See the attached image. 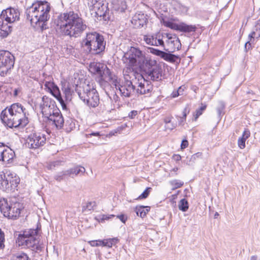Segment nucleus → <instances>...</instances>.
<instances>
[{"mask_svg": "<svg viewBox=\"0 0 260 260\" xmlns=\"http://www.w3.org/2000/svg\"><path fill=\"white\" fill-rule=\"evenodd\" d=\"M46 141L45 134L35 133L28 136L26 140V144L28 148L37 149L43 146L45 144Z\"/></svg>", "mask_w": 260, "mask_h": 260, "instance_id": "2eb2a0df", "label": "nucleus"}, {"mask_svg": "<svg viewBox=\"0 0 260 260\" xmlns=\"http://www.w3.org/2000/svg\"><path fill=\"white\" fill-rule=\"evenodd\" d=\"M124 57L128 60L127 67L131 68L137 66L144 67L146 62L150 59L146 57L144 53L139 48L134 47H131L124 53Z\"/></svg>", "mask_w": 260, "mask_h": 260, "instance_id": "9b49d317", "label": "nucleus"}, {"mask_svg": "<svg viewBox=\"0 0 260 260\" xmlns=\"http://www.w3.org/2000/svg\"><path fill=\"white\" fill-rule=\"evenodd\" d=\"M117 218L119 219L122 222L125 223L127 218V216L124 214H121L117 216Z\"/></svg>", "mask_w": 260, "mask_h": 260, "instance_id": "3c124183", "label": "nucleus"}, {"mask_svg": "<svg viewBox=\"0 0 260 260\" xmlns=\"http://www.w3.org/2000/svg\"><path fill=\"white\" fill-rule=\"evenodd\" d=\"M107 67L99 62H92L89 66V71L93 74H97L102 76L104 69Z\"/></svg>", "mask_w": 260, "mask_h": 260, "instance_id": "b1692460", "label": "nucleus"}, {"mask_svg": "<svg viewBox=\"0 0 260 260\" xmlns=\"http://www.w3.org/2000/svg\"><path fill=\"white\" fill-rule=\"evenodd\" d=\"M178 170V168H177V167H175V168H173V169L171 170V172H175V175H176L177 174V173H176V172H177ZM171 175H172V176H174L173 173H171Z\"/></svg>", "mask_w": 260, "mask_h": 260, "instance_id": "0e129e2a", "label": "nucleus"}, {"mask_svg": "<svg viewBox=\"0 0 260 260\" xmlns=\"http://www.w3.org/2000/svg\"><path fill=\"white\" fill-rule=\"evenodd\" d=\"M190 112V109L189 108V106L187 105L184 109L183 112H182V118L183 119H184V120H186V117L187 115Z\"/></svg>", "mask_w": 260, "mask_h": 260, "instance_id": "49530a36", "label": "nucleus"}, {"mask_svg": "<svg viewBox=\"0 0 260 260\" xmlns=\"http://www.w3.org/2000/svg\"><path fill=\"white\" fill-rule=\"evenodd\" d=\"M185 120L184 119H183L182 117H180V120H179V124L180 125H183V123L185 122Z\"/></svg>", "mask_w": 260, "mask_h": 260, "instance_id": "69168bd1", "label": "nucleus"}, {"mask_svg": "<svg viewBox=\"0 0 260 260\" xmlns=\"http://www.w3.org/2000/svg\"><path fill=\"white\" fill-rule=\"evenodd\" d=\"M147 16L141 12L136 13L132 17L131 23L135 28H139L147 24Z\"/></svg>", "mask_w": 260, "mask_h": 260, "instance_id": "a211bd4d", "label": "nucleus"}, {"mask_svg": "<svg viewBox=\"0 0 260 260\" xmlns=\"http://www.w3.org/2000/svg\"><path fill=\"white\" fill-rule=\"evenodd\" d=\"M225 107V104L223 101H219L218 102L216 110L219 116L224 114V110Z\"/></svg>", "mask_w": 260, "mask_h": 260, "instance_id": "2f4dec72", "label": "nucleus"}, {"mask_svg": "<svg viewBox=\"0 0 260 260\" xmlns=\"http://www.w3.org/2000/svg\"><path fill=\"white\" fill-rule=\"evenodd\" d=\"M173 159L176 161H178L181 160V156L179 154H174L173 156Z\"/></svg>", "mask_w": 260, "mask_h": 260, "instance_id": "13d9d810", "label": "nucleus"}, {"mask_svg": "<svg viewBox=\"0 0 260 260\" xmlns=\"http://www.w3.org/2000/svg\"><path fill=\"white\" fill-rule=\"evenodd\" d=\"M148 50L149 51V52H150L151 53L159 56L161 58L164 52L152 47L148 48Z\"/></svg>", "mask_w": 260, "mask_h": 260, "instance_id": "58836bf2", "label": "nucleus"}, {"mask_svg": "<svg viewBox=\"0 0 260 260\" xmlns=\"http://www.w3.org/2000/svg\"><path fill=\"white\" fill-rule=\"evenodd\" d=\"M62 90L65 95L67 101H71L72 98V95L74 93L73 89H72L69 84H64L62 87Z\"/></svg>", "mask_w": 260, "mask_h": 260, "instance_id": "bb28decb", "label": "nucleus"}, {"mask_svg": "<svg viewBox=\"0 0 260 260\" xmlns=\"http://www.w3.org/2000/svg\"><path fill=\"white\" fill-rule=\"evenodd\" d=\"M88 6L90 11L100 17L105 16L108 10L104 0H88Z\"/></svg>", "mask_w": 260, "mask_h": 260, "instance_id": "dca6fc26", "label": "nucleus"}, {"mask_svg": "<svg viewBox=\"0 0 260 260\" xmlns=\"http://www.w3.org/2000/svg\"><path fill=\"white\" fill-rule=\"evenodd\" d=\"M95 205L94 202H89L86 204V208L89 210H91L93 209V206Z\"/></svg>", "mask_w": 260, "mask_h": 260, "instance_id": "603ef678", "label": "nucleus"}, {"mask_svg": "<svg viewBox=\"0 0 260 260\" xmlns=\"http://www.w3.org/2000/svg\"><path fill=\"white\" fill-rule=\"evenodd\" d=\"M101 241L102 240L91 241L89 242V243L92 246H102Z\"/></svg>", "mask_w": 260, "mask_h": 260, "instance_id": "09e8293b", "label": "nucleus"}, {"mask_svg": "<svg viewBox=\"0 0 260 260\" xmlns=\"http://www.w3.org/2000/svg\"><path fill=\"white\" fill-rule=\"evenodd\" d=\"M43 120L47 124L61 128L64 123L62 115L56 105L55 102L46 95H44L39 103Z\"/></svg>", "mask_w": 260, "mask_h": 260, "instance_id": "20e7f679", "label": "nucleus"}, {"mask_svg": "<svg viewBox=\"0 0 260 260\" xmlns=\"http://www.w3.org/2000/svg\"><path fill=\"white\" fill-rule=\"evenodd\" d=\"M0 15L5 17L10 23H14L19 19V12L17 10L12 8L3 10Z\"/></svg>", "mask_w": 260, "mask_h": 260, "instance_id": "412c9836", "label": "nucleus"}, {"mask_svg": "<svg viewBox=\"0 0 260 260\" xmlns=\"http://www.w3.org/2000/svg\"><path fill=\"white\" fill-rule=\"evenodd\" d=\"M49 92L59 102L63 108L66 107V104L61 96L59 88L56 85Z\"/></svg>", "mask_w": 260, "mask_h": 260, "instance_id": "cd10ccee", "label": "nucleus"}, {"mask_svg": "<svg viewBox=\"0 0 260 260\" xmlns=\"http://www.w3.org/2000/svg\"><path fill=\"white\" fill-rule=\"evenodd\" d=\"M251 43H250V41H248L245 44V49L246 51H247L248 50H249L251 48Z\"/></svg>", "mask_w": 260, "mask_h": 260, "instance_id": "4d7b16f0", "label": "nucleus"}, {"mask_svg": "<svg viewBox=\"0 0 260 260\" xmlns=\"http://www.w3.org/2000/svg\"><path fill=\"white\" fill-rule=\"evenodd\" d=\"M177 124L176 123H174L173 122H171V123H168L167 124V125H165V128L166 129H169V130H172L174 128L176 127Z\"/></svg>", "mask_w": 260, "mask_h": 260, "instance_id": "de8ad7c7", "label": "nucleus"}, {"mask_svg": "<svg viewBox=\"0 0 260 260\" xmlns=\"http://www.w3.org/2000/svg\"><path fill=\"white\" fill-rule=\"evenodd\" d=\"M19 178L14 174L6 170L0 172V189L9 192L16 189L19 183Z\"/></svg>", "mask_w": 260, "mask_h": 260, "instance_id": "9d476101", "label": "nucleus"}, {"mask_svg": "<svg viewBox=\"0 0 260 260\" xmlns=\"http://www.w3.org/2000/svg\"><path fill=\"white\" fill-rule=\"evenodd\" d=\"M138 113V112L137 110H133L128 113V117L131 119H134Z\"/></svg>", "mask_w": 260, "mask_h": 260, "instance_id": "8fccbe9b", "label": "nucleus"}, {"mask_svg": "<svg viewBox=\"0 0 260 260\" xmlns=\"http://www.w3.org/2000/svg\"><path fill=\"white\" fill-rule=\"evenodd\" d=\"M188 145V142L186 140H183L182 141L181 144V149H184L186 148Z\"/></svg>", "mask_w": 260, "mask_h": 260, "instance_id": "5fc2aeb1", "label": "nucleus"}, {"mask_svg": "<svg viewBox=\"0 0 260 260\" xmlns=\"http://www.w3.org/2000/svg\"><path fill=\"white\" fill-rule=\"evenodd\" d=\"M89 135L90 136H100V133L99 132L92 133L90 134Z\"/></svg>", "mask_w": 260, "mask_h": 260, "instance_id": "338daca9", "label": "nucleus"}, {"mask_svg": "<svg viewBox=\"0 0 260 260\" xmlns=\"http://www.w3.org/2000/svg\"><path fill=\"white\" fill-rule=\"evenodd\" d=\"M161 58L167 61L172 62V63L176 62V60L179 59L178 56H176L174 54H171L169 53H167L165 52H164V53L161 56Z\"/></svg>", "mask_w": 260, "mask_h": 260, "instance_id": "c756f323", "label": "nucleus"}, {"mask_svg": "<svg viewBox=\"0 0 260 260\" xmlns=\"http://www.w3.org/2000/svg\"><path fill=\"white\" fill-rule=\"evenodd\" d=\"M250 132L248 129H245L241 137L239 138L238 140V146L241 149H243L245 147V141L250 136Z\"/></svg>", "mask_w": 260, "mask_h": 260, "instance_id": "c85d7f7f", "label": "nucleus"}, {"mask_svg": "<svg viewBox=\"0 0 260 260\" xmlns=\"http://www.w3.org/2000/svg\"><path fill=\"white\" fill-rule=\"evenodd\" d=\"M61 161L60 160H56L50 162L47 166L48 169L50 170L54 169L56 167H58L61 165Z\"/></svg>", "mask_w": 260, "mask_h": 260, "instance_id": "79ce46f5", "label": "nucleus"}, {"mask_svg": "<svg viewBox=\"0 0 260 260\" xmlns=\"http://www.w3.org/2000/svg\"><path fill=\"white\" fill-rule=\"evenodd\" d=\"M202 153L198 152L193 155H192L189 158V160H187L186 164L188 166L192 165L196 161V159L198 158L201 157Z\"/></svg>", "mask_w": 260, "mask_h": 260, "instance_id": "72a5a7b5", "label": "nucleus"}, {"mask_svg": "<svg viewBox=\"0 0 260 260\" xmlns=\"http://www.w3.org/2000/svg\"><path fill=\"white\" fill-rule=\"evenodd\" d=\"M44 86L46 88L48 89L49 91H51L53 89L54 86L56 85L54 82L51 81H45L44 82Z\"/></svg>", "mask_w": 260, "mask_h": 260, "instance_id": "37998d69", "label": "nucleus"}, {"mask_svg": "<svg viewBox=\"0 0 260 260\" xmlns=\"http://www.w3.org/2000/svg\"><path fill=\"white\" fill-rule=\"evenodd\" d=\"M50 11V4L47 2L37 1L26 10L25 14L32 27L43 31L47 28Z\"/></svg>", "mask_w": 260, "mask_h": 260, "instance_id": "f03ea898", "label": "nucleus"}, {"mask_svg": "<svg viewBox=\"0 0 260 260\" xmlns=\"http://www.w3.org/2000/svg\"><path fill=\"white\" fill-rule=\"evenodd\" d=\"M1 118L3 123L10 128L23 127L28 123L26 110L18 103H14L3 110Z\"/></svg>", "mask_w": 260, "mask_h": 260, "instance_id": "7ed1b4c3", "label": "nucleus"}, {"mask_svg": "<svg viewBox=\"0 0 260 260\" xmlns=\"http://www.w3.org/2000/svg\"><path fill=\"white\" fill-rule=\"evenodd\" d=\"M144 67L147 68V74L151 80L159 81L161 79V68L155 60L150 59Z\"/></svg>", "mask_w": 260, "mask_h": 260, "instance_id": "ddd939ff", "label": "nucleus"}, {"mask_svg": "<svg viewBox=\"0 0 260 260\" xmlns=\"http://www.w3.org/2000/svg\"><path fill=\"white\" fill-rule=\"evenodd\" d=\"M135 77L137 80L136 84H138V88L136 92L140 94L149 93L152 90V86L149 83L148 81L145 80L143 76L136 72Z\"/></svg>", "mask_w": 260, "mask_h": 260, "instance_id": "f3484780", "label": "nucleus"}, {"mask_svg": "<svg viewBox=\"0 0 260 260\" xmlns=\"http://www.w3.org/2000/svg\"><path fill=\"white\" fill-rule=\"evenodd\" d=\"M112 4L113 10L117 12H123L127 8L124 0H113Z\"/></svg>", "mask_w": 260, "mask_h": 260, "instance_id": "a878e982", "label": "nucleus"}, {"mask_svg": "<svg viewBox=\"0 0 260 260\" xmlns=\"http://www.w3.org/2000/svg\"><path fill=\"white\" fill-rule=\"evenodd\" d=\"M255 35V32L252 31L251 34H250L248 36L249 41H251L252 39H253Z\"/></svg>", "mask_w": 260, "mask_h": 260, "instance_id": "e2e57ef3", "label": "nucleus"}, {"mask_svg": "<svg viewBox=\"0 0 260 260\" xmlns=\"http://www.w3.org/2000/svg\"><path fill=\"white\" fill-rule=\"evenodd\" d=\"M184 88V86H180L178 88L177 91H178V92L179 93V95L183 94Z\"/></svg>", "mask_w": 260, "mask_h": 260, "instance_id": "bf43d9fd", "label": "nucleus"}, {"mask_svg": "<svg viewBox=\"0 0 260 260\" xmlns=\"http://www.w3.org/2000/svg\"><path fill=\"white\" fill-rule=\"evenodd\" d=\"M135 75L136 71L133 68L125 67L123 70L124 81L121 84H119L116 81L114 82V85L116 89L120 91L121 96L128 98L134 95L137 81Z\"/></svg>", "mask_w": 260, "mask_h": 260, "instance_id": "39448f33", "label": "nucleus"}, {"mask_svg": "<svg viewBox=\"0 0 260 260\" xmlns=\"http://www.w3.org/2000/svg\"><path fill=\"white\" fill-rule=\"evenodd\" d=\"M11 260H29V257L26 254L21 252L14 255Z\"/></svg>", "mask_w": 260, "mask_h": 260, "instance_id": "c9c22d12", "label": "nucleus"}, {"mask_svg": "<svg viewBox=\"0 0 260 260\" xmlns=\"http://www.w3.org/2000/svg\"><path fill=\"white\" fill-rule=\"evenodd\" d=\"M23 209V205L15 198H10L9 201L5 199L0 200L1 212L10 219H15L18 218Z\"/></svg>", "mask_w": 260, "mask_h": 260, "instance_id": "6e6552de", "label": "nucleus"}, {"mask_svg": "<svg viewBox=\"0 0 260 260\" xmlns=\"http://www.w3.org/2000/svg\"><path fill=\"white\" fill-rule=\"evenodd\" d=\"M176 7L182 13H186L188 11V8L180 3H177Z\"/></svg>", "mask_w": 260, "mask_h": 260, "instance_id": "c03bdc74", "label": "nucleus"}, {"mask_svg": "<svg viewBox=\"0 0 260 260\" xmlns=\"http://www.w3.org/2000/svg\"><path fill=\"white\" fill-rule=\"evenodd\" d=\"M118 242V239L116 238L104 239L101 241L102 246L111 248Z\"/></svg>", "mask_w": 260, "mask_h": 260, "instance_id": "7c9ffc66", "label": "nucleus"}, {"mask_svg": "<svg viewBox=\"0 0 260 260\" xmlns=\"http://www.w3.org/2000/svg\"><path fill=\"white\" fill-rule=\"evenodd\" d=\"M179 209L183 212H185L188 209V203L185 199H181L179 203Z\"/></svg>", "mask_w": 260, "mask_h": 260, "instance_id": "f704fd0d", "label": "nucleus"}, {"mask_svg": "<svg viewBox=\"0 0 260 260\" xmlns=\"http://www.w3.org/2000/svg\"><path fill=\"white\" fill-rule=\"evenodd\" d=\"M85 169L81 166H77L74 168L66 170L68 176L74 178L78 175H81L84 174Z\"/></svg>", "mask_w": 260, "mask_h": 260, "instance_id": "5701e85b", "label": "nucleus"}, {"mask_svg": "<svg viewBox=\"0 0 260 260\" xmlns=\"http://www.w3.org/2000/svg\"><path fill=\"white\" fill-rule=\"evenodd\" d=\"M5 235L4 233L0 229V249H3L5 247Z\"/></svg>", "mask_w": 260, "mask_h": 260, "instance_id": "a18cd8bd", "label": "nucleus"}, {"mask_svg": "<svg viewBox=\"0 0 260 260\" xmlns=\"http://www.w3.org/2000/svg\"><path fill=\"white\" fill-rule=\"evenodd\" d=\"M66 176H68L67 173H66V170L62 171L54 176V179L57 181H61L64 178V177Z\"/></svg>", "mask_w": 260, "mask_h": 260, "instance_id": "ea45409f", "label": "nucleus"}, {"mask_svg": "<svg viewBox=\"0 0 260 260\" xmlns=\"http://www.w3.org/2000/svg\"><path fill=\"white\" fill-rule=\"evenodd\" d=\"M172 120L171 118L170 117H166L164 119V122L165 123V125H167L168 123H171Z\"/></svg>", "mask_w": 260, "mask_h": 260, "instance_id": "680f3d73", "label": "nucleus"}, {"mask_svg": "<svg viewBox=\"0 0 260 260\" xmlns=\"http://www.w3.org/2000/svg\"><path fill=\"white\" fill-rule=\"evenodd\" d=\"M75 92L79 98L89 107L95 108L100 103L99 94L95 89L88 85L83 86L76 85Z\"/></svg>", "mask_w": 260, "mask_h": 260, "instance_id": "0eeeda50", "label": "nucleus"}, {"mask_svg": "<svg viewBox=\"0 0 260 260\" xmlns=\"http://www.w3.org/2000/svg\"><path fill=\"white\" fill-rule=\"evenodd\" d=\"M201 107L197 109L195 113L193 114L194 120L196 121L200 116H201L203 112L206 110L207 105L206 104H201Z\"/></svg>", "mask_w": 260, "mask_h": 260, "instance_id": "473e14b6", "label": "nucleus"}, {"mask_svg": "<svg viewBox=\"0 0 260 260\" xmlns=\"http://www.w3.org/2000/svg\"><path fill=\"white\" fill-rule=\"evenodd\" d=\"M150 207H149V206L145 207V211H146V214L150 211Z\"/></svg>", "mask_w": 260, "mask_h": 260, "instance_id": "774afa93", "label": "nucleus"}, {"mask_svg": "<svg viewBox=\"0 0 260 260\" xmlns=\"http://www.w3.org/2000/svg\"><path fill=\"white\" fill-rule=\"evenodd\" d=\"M152 188L151 187H147L143 191V192L141 195H140L137 199L141 200L147 198Z\"/></svg>", "mask_w": 260, "mask_h": 260, "instance_id": "4c0bfd02", "label": "nucleus"}, {"mask_svg": "<svg viewBox=\"0 0 260 260\" xmlns=\"http://www.w3.org/2000/svg\"><path fill=\"white\" fill-rule=\"evenodd\" d=\"M166 36L167 40L166 41V45L161 46L165 50L168 52H174L176 50H179L181 47L180 40L175 35L166 33L162 37Z\"/></svg>", "mask_w": 260, "mask_h": 260, "instance_id": "4468645a", "label": "nucleus"}, {"mask_svg": "<svg viewBox=\"0 0 260 260\" xmlns=\"http://www.w3.org/2000/svg\"><path fill=\"white\" fill-rule=\"evenodd\" d=\"M179 95V93L177 90L173 91L171 94V96L173 98H175Z\"/></svg>", "mask_w": 260, "mask_h": 260, "instance_id": "052dcab7", "label": "nucleus"}, {"mask_svg": "<svg viewBox=\"0 0 260 260\" xmlns=\"http://www.w3.org/2000/svg\"><path fill=\"white\" fill-rule=\"evenodd\" d=\"M15 58L8 51H0V76L5 77L9 74L14 67Z\"/></svg>", "mask_w": 260, "mask_h": 260, "instance_id": "f8f14e48", "label": "nucleus"}, {"mask_svg": "<svg viewBox=\"0 0 260 260\" xmlns=\"http://www.w3.org/2000/svg\"><path fill=\"white\" fill-rule=\"evenodd\" d=\"M13 24L0 15V36L2 38L7 37L11 32Z\"/></svg>", "mask_w": 260, "mask_h": 260, "instance_id": "6ab92c4d", "label": "nucleus"}, {"mask_svg": "<svg viewBox=\"0 0 260 260\" xmlns=\"http://www.w3.org/2000/svg\"><path fill=\"white\" fill-rule=\"evenodd\" d=\"M135 211L137 215L142 218L144 217L146 215V211H145L144 206L136 207Z\"/></svg>", "mask_w": 260, "mask_h": 260, "instance_id": "e433bc0d", "label": "nucleus"}, {"mask_svg": "<svg viewBox=\"0 0 260 260\" xmlns=\"http://www.w3.org/2000/svg\"><path fill=\"white\" fill-rule=\"evenodd\" d=\"M106 43L104 37L96 32L87 33L86 38L82 41V46L92 54H99L103 52Z\"/></svg>", "mask_w": 260, "mask_h": 260, "instance_id": "423d86ee", "label": "nucleus"}, {"mask_svg": "<svg viewBox=\"0 0 260 260\" xmlns=\"http://www.w3.org/2000/svg\"><path fill=\"white\" fill-rule=\"evenodd\" d=\"M143 40L147 44L151 46H164V41L158 34L144 35L143 36Z\"/></svg>", "mask_w": 260, "mask_h": 260, "instance_id": "aec40b11", "label": "nucleus"}, {"mask_svg": "<svg viewBox=\"0 0 260 260\" xmlns=\"http://www.w3.org/2000/svg\"><path fill=\"white\" fill-rule=\"evenodd\" d=\"M7 146H4V149H2V150L0 151V161H2L3 158H4V155L5 154L6 148Z\"/></svg>", "mask_w": 260, "mask_h": 260, "instance_id": "6e6d98bb", "label": "nucleus"}, {"mask_svg": "<svg viewBox=\"0 0 260 260\" xmlns=\"http://www.w3.org/2000/svg\"><path fill=\"white\" fill-rule=\"evenodd\" d=\"M38 231L37 229H30L24 231L22 234H19L16 240V243L19 246H23L37 251L41 250L39 245Z\"/></svg>", "mask_w": 260, "mask_h": 260, "instance_id": "1a4fd4ad", "label": "nucleus"}, {"mask_svg": "<svg viewBox=\"0 0 260 260\" xmlns=\"http://www.w3.org/2000/svg\"><path fill=\"white\" fill-rule=\"evenodd\" d=\"M15 156V152L10 147L7 146L2 161L7 164L12 163Z\"/></svg>", "mask_w": 260, "mask_h": 260, "instance_id": "393cba45", "label": "nucleus"}, {"mask_svg": "<svg viewBox=\"0 0 260 260\" xmlns=\"http://www.w3.org/2000/svg\"><path fill=\"white\" fill-rule=\"evenodd\" d=\"M175 29L181 32L191 34L195 32L197 29L196 25H187L185 23H181L175 25L174 27Z\"/></svg>", "mask_w": 260, "mask_h": 260, "instance_id": "4be33fe9", "label": "nucleus"}, {"mask_svg": "<svg viewBox=\"0 0 260 260\" xmlns=\"http://www.w3.org/2000/svg\"><path fill=\"white\" fill-rule=\"evenodd\" d=\"M55 23L62 35L74 38L80 37L87 27L82 18L73 11L60 14Z\"/></svg>", "mask_w": 260, "mask_h": 260, "instance_id": "f257e3e1", "label": "nucleus"}, {"mask_svg": "<svg viewBox=\"0 0 260 260\" xmlns=\"http://www.w3.org/2000/svg\"><path fill=\"white\" fill-rule=\"evenodd\" d=\"M170 184L173 186L174 189H175L181 187L183 185V182L176 179L171 181Z\"/></svg>", "mask_w": 260, "mask_h": 260, "instance_id": "a19ab883", "label": "nucleus"}, {"mask_svg": "<svg viewBox=\"0 0 260 260\" xmlns=\"http://www.w3.org/2000/svg\"><path fill=\"white\" fill-rule=\"evenodd\" d=\"M115 216L114 215H102V218H101V220L102 221H104L105 220H108L110 218H111L112 217H114Z\"/></svg>", "mask_w": 260, "mask_h": 260, "instance_id": "864d4df0", "label": "nucleus"}]
</instances>
